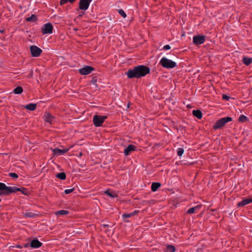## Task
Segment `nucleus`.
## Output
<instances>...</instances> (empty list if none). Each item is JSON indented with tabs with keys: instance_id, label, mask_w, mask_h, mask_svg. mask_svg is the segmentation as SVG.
<instances>
[{
	"instance_id": "7ed1b4c3",
	"label": "nucleus",
	"mask_w": 252,
	"mask_h": 252,
	"mask_svg": "<svg viewBox=\"0 0 252 252\" xmlns=\"http://www.w3.org/2000/svg\"><path fill=\"white\" fill-rule=\"evenodd\" d=\"M159 63L163 67L165 68H173L177 66L176 62L165 57H163L160 60Z\"/></svg>"
},
{
	"instance_id": "c756f323",
	"label": "nucleus",
	"mask_w": 252,
	"mask_h": 252,
	"mask_svg": "<svg viewBox=\"0 0 252 252\" xmlns=\"http://www.w3.org/2000/svg\"><path fill=\"white\" fill-rule=\"evenodd\" d=\"M184 152V150L183 148H180L177 150V155L179 157H181L183 155Z\"/></svg>"
},
{
	"instance_id": "20e7f679",
	"label": "nucleus",
	"mask_w": 252,
	"mask_h": 252,
	"mask_svg": "<svg viewBox=\"0 0 252 252\" xmlns=\"http://www.w3.org/2000/svg\"><path fill=\"white\" fill-rule=\"evenodd\" d=\"M232 119L231 117H226L222 118L219 120L217 121L214 126H213V129L217 130L218 129L221 128L229 122L232 121Z\"/></svg>"
},
{
	"instance_id": "aec40b11",
	"label": "nucleus",
	"mask_w": 252,
	"mask_h": 252,
	"mask_svg": "<svg viewBox=\"0 0 252 252\" xmlns=\"http://www.w3.org/2000/svg\"><path fill=\"white\" fill-rule=\"evenodd\" d=\"M37 20V18L36 16L34 14H32L31 15V16L26 18V21L27 22H34L36 21Z\"/></svg>"
},
{
	"instance_id": "f257e3e1",
	"label": "nucleus",
	"mask_w": 252,
	"mask_h": 252,
	"mask_svg": "<svg viewBox=\"0 0 252 252\" xmlns=\"http://www.w3.org/2000/svg\"><path fill=\"white\" fill-rule=\"evenodd\" d=\"M150 72V69L149 67L144 65H140L134 66L132 69H128L126 74L130 79L133 78H140L146 76Z\"/></svg>"
},
{
	"instance_id": "79ce46f5",
	"label": "nucleus",
	"mask_w": 252,
	"mask_h": 252,
	"mask_svg": "<svg viewBox=\"0 0 252 252\" xmlns=\"http://www.w3.org/2000/svg\"><path fill=\"white\" fill-rule=\"evenodd\" d=\"M75 0H67V1H69L71 3H73Z\"/></svg>"
},
{
	"instance_id": "ddd939ff",
	"label": "nucleus",
	"mask_w": 252,
	"mask_h": 252,
	"mask_svg": "<svg viewBox=\"0 0 252 252\" xmlns=\"http://www.w3.org/2000/svg\"><path fill=\"white\" fill-rule=\"evenodd\" d=\"M42 245V243L37 239L32 240L30 243V246L32 248H38L40 247Z\"/></svg>"
},
{
	"instance_id": "5701e85b",
	"label": "nucleus",
	"mask_w": 252,
	"mask_h": 252,
	"mask_svg": "<svg viewBox=\"0 0 252 252\" xmlns=\"http://www.w3.org/2000/svg\"><path fill=\"white\" fill-rule=\"evenodd\" d=\"M176 248L174 246L167 245L165 252H175Z\"/></svg>"
},
{
	"instance_id": "7c9ffc66",
	"label": "nucleus",
	"mask_w": 252,
	"mask_h": 252,
	"mask_svg": "<svg viewBox=\"0 0 252 252\" xmlns=\"http://www.w3.org/2000/svg\"><path fill=\"white\" fill-rule=\"evenodd\" d=\"M118 12L123 18H126V14L123 9H119Z\"/></svg>"
},
{
	"instance_id": "a211bd4d",
	"label": "nucleus",
	"mask_w": 252,
	"mask_h": 252,
	"mask_svg": "<svg viewBox=\"0 0 252 252\" xmlns=\"http://www.w3.org/2000/svg\"><path fill=\"white\" fill-rule=\"evenodd\" d=\"M25 108L27 109V110H30V111H34L35 110L36 108V104L35 103H30L29 104L26 105L25 106Z\"/></svg>"
},
{
	"instance_id": "2eb2a0df",
	"label": "nucleus",
	"mask_w": 252,
	"mask_h": 252,
	"mask_svg": "<svg viewBox=\"0 0 252 252\" xmlns=\"http://www.w3.org/2000/svg\"><path fill=\"white\" fill-rule=\"evenodd\" d=\"M43 118L44 121L46 122L51 124L53 120L54 119L55 117L52 116L50 113H46L44 115Z\"/></svg>"
},
{
	"instance_id": "9d476101",
	"label": "nucleus",
	"mask_w": 252,
	"mask_h": 252,
	"mask_svg": "<svg viewBox=\"0 0 252 252\" xmlns=\"http://www.w3.org/2000/svg\"><path fill=\"white\" fill-rule=\"evenodd\" d=\"M205 40V36L203 35H196L193 37V43L196 45H200L203 44Z\"/></svg>"
},
{
	"instance_id": "4c0bfd02",
	"label": "nucleus",
	"mask_w": 252,
	"mask_h": 252,
	"mask_svg": "<svg viewBox=\"0 0 252 252\" xmlns=\"http://www.w3.org/2000/svg\"><path fill=\"white\" fill-rule=\"evenodd\" d=\"M139 213V211L138 210H135L134 211V212H132V213H130V214H131V216L132 217V216H134V215H137V214H138Z\"/></svg>"
},
{
	"instance_id": "b1692460",
	"label": "nucleus",
	"mask_w": 252,
	"mask_h": 252,
	"mask_svg": "<svg viewBox=\"0 0 252 252\" xmlns=\"http://www.w3.org/2000/svg\"><path fill=\"white\" fill-rule=\"evenodd\" d=\"M23 91L22 87L18 86L15 88L13 90V93L15 94H21Z\"/></svg>"
},
{
	"instance_id": "f03ea898",
	"label": "nucleus",
	"mask_w": 252,
	"mask_h": 252,
	"mask_svg": "<svg viewBox=\"0 0 252 252\" xmlns=\"http://www.w3.org/2000/svg\"><path fill=\"white\" fill-rule=\"evenodd\" d=\"M20 190V188L16 187H7L3 183L0 182V196H7L12 193H15Z\"/></svg>"
},
{
	"instance_id": "f3484780",
	"label": "nucleus",
	"mask_w": 252,
	"mask_h": 252,
	"mask_svg": "<svg viewBox=\"0 0 252 252\" xmlns=\"http://www.w3.org/2000/svg\"><path fill=\"white\" fill-rule=\"evenodd\" d=\"M161 186V184L158 182H154L151 186V189L153 191H156Z\"/></svg>"
},
{
	"instance_id": "58836bf2",
	"label": "nucleus",
	"mask_w": 252,
	"mask_h": 252,
	"mask_svg": "<svg viewBox=\"0 0 252 252\" xmlns=\"http://www.w3.org/2000/svg\"><path fill=\"white\" fill-rule=\"evenodd\" d=\"M229 98H230V97L227 96L226 94H223L222 95V99H225V100H228Z\"/></svg>"
},
{
	"instance_id": "c03bdc74",
	"label": "nucleus",
	"mask_w": 252,
	"mask_h": 252,
	"mask_svg": "<svg viewBox=\"0 0 252 252\" xmlns=\"http://www.w3.org/2000/svg\"><path fill=\"white\" fill-rule=\"evenodd\" d=\"M0 32H1V33H2V32H4V31H3V30H0Z\"/></svg>"
},
{
	"instance_id": "423d86ee",
	"label": "nucleus",
	"mask_w": 252,
	"mask_h": 252,
	"mask_svg": "<svg viewBox=\"0 0 252 252\" xmlns=\"http://www.w3.org/2000/svg\"><path fill=\"white\" fill-rule=\"evenodd\" d=\"M30 51L32 57H38L41 55L42 50L35 45H32L30 47Z\"/></svg>"
},
{
	"instance_id": "49530a36",
	"label": "nucleus",
	"mask_w": 252,
	"mask_h": 252,
	"mask_svg": "<svg viewBox=\"0 0 252 252\" xmlns=\"http://www.w3.org/2000/svg\"><path fill=\"white\" fill-rule=\"evenodd\" d=\"M1 199H0V202H1Z\"/></svg>"
},
{
	"instance_id": "412c9836",
	"label": "nucleus",
	"mask_w": 252,
	"mask_h": 252,
	"mask_svg": "<svg viewBox=\"0 0 252 252\" xmlns=\"http://www.w3.org/2000/svg\"><path fill=\"white\" fill-rule=\"evenodd\" d=\"M56 177L58 179L64 180L66 179V174L64 172H61L57 174Z\"/></svg>"
},
{
	"instance_id": "f8f14e48",
	"label": "nucleus",
	"mask_w": 252,
	"mask_h": 252,
	"mask_svg": "<svg viewBox=\"0 0 252 252\" xmlns=\"http://www.w3.org/2000/svg\"><path fill=\"white\" fill-rule=\"evenodd\" d=\"M136 147L133 145H128L124 150L125 155L126 156L130 155L131 152L134 151L136 150Z\"/></svg>"
},
{
	"instance_id": "6e6552de",
	"label": "nucleus",
	"mask_w": 252,
	"mask_h": 252,
	"mask_svg": "<svg viewBox=\"0 0 252 252\" xmlns=\"http://www.w3.org/2000/svg\"><path fill=\"white\" fill-rule=\"evenodd\" d=\"M94 68L91 66L86 65L84 67L79 69V73L83 75H86L91 73Z\"/></svg>"
},
{
	"instance_id": "ea45409f",
	"label": "nucleus",
	"mask_w": 252,
	"mask_h": 252,
	"mask_svg": "<svg viewBox=\"0 0 252 252\" xmlns=\"http://www.w3.org/2000/svg\"><path fill=\"white\" fill-rule=\"evenodd\" d=\"M84 14V12H81L80 13V14L78 15V17L79 18H81V17H82L83 16V15Z\"/></svg>"
},
{
	"instance_id": "9b49d317",
	"label": "nucleus",
	"mask_w": 252,
	"mask_h": 252,
	"mask_svg": "<svg viewBox=\"0 0 252 252\" xmlns=\"http://www.w3.org/2000/svg\"><path fill=\"white\" fill-rule=\"evenodd\" d=\"M52 151L55 155H62L66 153L68 151V149H60L58 148L52 149Z\"/></svg>"
},
{
	"instance_id": "4be33fe9",
	"label": "nucleus",
	"mask_w": 252,
	"mask_h": 252,
	"mask_svg": "<svg viewBox=\"0 0 252 252\" xmlns=\"http://www.w3.org/2000/svg\"><path fill=\"white\" fill-rule=\"evenodd\" d=\"M200 208V206L199 205H197L195 207H191L190 208H189L188 211H187V213L188 214H193L195 212V211L196 210H199V208Z\"/></svg>"
},
{
	"instance_id": "a19ab883",
	"label": "nucleus",
	"mask_w": 252,
	"mask_h": 252,
	"mask_svg": "<svg viewBox=\"0 0 252 252\" xmlns=\"http://www.w3.org/2000/svg\"><path fill=\"white\" fill-rule=\"evenodd\" d=\"M29 246H30V244H29V243H26L24 245V247L28 248L29 247Z\"/></svg>"
},
{
	"instance_id": "a18cd8bd",
	"label": "nucleus",
	"mask_w": 252,
	"mask_h": 252,
	"mask_svg": "<svg viewBox=\"0 0 252 252\" xmlns=\"http://www.w3.org/2000/svg\"><path fill=\"white\" fill-rule=\"evenodd\" d=\"M17 247L20 248H21V247L20 246H19V245L17 246Z\"/></svg>"
},
{
	"instance_id": "bb28decb",
	"label": "nucleus",
	"mask_w": 252,
	"mask_h": 252,
	"mask_svg": "<svg viewBox=\"0 0 252 252\" xmlns=\"http://www.w3.org/2000/svg\"><path fill=\"white\" fill-rule=\"evenodd\" d=\"M20 190H19V191H21L24 195H28L30 193L28 189L27 188L22 187L20 188Z\"/></svg>"
},
{
	"instance_id": "2f4dec72",
	"label": "nucleus",
	"mask_w": 252,
	"mask_h": 252,
	"mask_svg": "<svg viewBox=\"0 0 252 252\" xmlns=\"http://www.w3.org/2000/svg\"><path fill=\"white\" fill-rule=\"evenodd\" d=\"M97 78L96 77H94L92 78V80H91V83L94 85H97L96 82H97Z\"/></svg>"
},
{
	"instance_id": "0eeeda50",
	"label": "nucleus",
	"mask_w": 252,
	"mask_h": 252,
	"mask_svg": "<svg viewBox=\"0 0 252 252\" xmlns=\"http://www.w3.org/2000/svg\"><path fill=\"white\" fill-rule=\"evenodd\" d=\"M53 27L50 23H46L42 28L41 32L43 34H51L53 32Z\"/></svg>"
},
{
	"instance_id": "1a4fd4ad",
	"label": "nucleus",
	"mask_w": 252,
	"mask_h": 252,
	"mask_svg": "<svg viewBox=\"0 0 252 252\" xmlns=\"http://www.w3.org/2000/svg\"><path fill=\"white\" fill-rule=\"evenodd\" d=\"M92 0H80L79 2V9L86 11L88 9Z\"/></svg>"
},
{
	"instance_id": "39448f33",
	"label": "nucleus",
	"mask_w": 252,
	"mask_h": 252,
	"mask_svg": "<svg viewBox=\"0 0 252 252\" xmlns=\"http://www.w3.org/2000/svg\"><path fill=\"white\" fill-rule=\"evenodd\" d=\"M107 118L106 116L95 115L93 117V123L96 127H99L102 126L104 121Z\"/></svg>"
},
{
	"instance_id": "6ab92c4d",
	"label": "nucleus",
	"mask_w": 252,
	"mask_h": 252,
	"mask_svg": "<svg viewBox=\"0 0 252 252\" xmlns=\"http://www.w3.org/2000/svg\"><path fill=\"white\" fill-rule=\"evenodd\" d=\"M243 63L246 65H249L252 63V58L244 56L243 58Z\"/></svg>"
},
{
	"instance_id": "393cba45",
	"label": "nucleus",
	"mask_w": 252,
	"mask_h": 252,
	"mask_svg": "<svg viewBox=\"0 0 252 252\" xmlns=\"http://www.w3.org/2000/svg\"><path fill=\"white\" fill-rule=\"evenodd\" d=\"M104 193L113 198H115L118 196L117 194L115 192L110 191L109 190H106Z\"/></svg>"
},
{
	"instance_id": "72a5a7b5",
	"label": "nucleus",
	"mask_w": 252,
	"mask_h": 252,
	"mask_svg": "<svg viewBox=\"0 0 252 252\" xmlns=\"http://www.w3.org/2000/svg\"><path fill=\"white\" fill-rule=\"evenodd\" d=\"M74 190V188H73L72 189H66L64 190V193L66 194H69L70 193L72 192Z\"/></svg>"
},
{
	"instance_id": "37998d69",
	"label": "nucleus",
	"mask_w": 252,
	"mask_h": 252,
	"mask_svg": "<svg viewBox=\"0 0 252 252\" xmlns=\"http://www.w3.org/2000/svg\"><path fill=\"white\" fill-rule=\"evenodd\" d=\"M103 227H107L109 226V225L108 224H103Z\"/></svg>"
},
{
	"instance_id": "4468645a",
	"label": "nucleus",
	"mask_w": 252,
	"mask_h": 252,
	"mask_svg": "<svg viewBox=\"0 0 252 252\" xmlns=\"http://www.w3.org/2000/svg\"><path fill=\"white\" fill-rule=\"evenodd\" d=\"M252 202V198H244L241 202L237 203V206L243 207L250 203Z\"/></svg>"
},
{
	"instance_id": "e433bc0d",
	"label": "nucleus",
	"mask_w": 252,
	"mask_h": 252,
	"mask_svg": "<svg viewBox=\"0 0 252 252\" xmlns=\"http://www.w3.org/2000/svg\"><path fill=\"white\" fill-rule=\"evenodd\" d=\"M67 1V0H60V4L62 5L66 3Z\"/></svg>"
},
{
	"instance_id": "c85d7f7f",
	"label": "nucleus",
	"mask_w": 252,
	"mask_h": 252,
	"mask_svg": "<svg viewBox=\"0 0 252 252\" xmlns=\"http://www.w3.org/2000/svg\"><path fill=\"white\" fill-rule=\"evenodd\" d=\"M239 121L240 122L244 123L248 121V118L244 115H241L239 118Z\"/></svg>"
},
{
	"instance_id": "cd10ccee",
	"label": "nucleus",
	"mask_w": 252,
	"mask_h": 252,
	"mask_svg": "<svg viewBox=\"0 0 252 252\" xmlns=\"http://www.w3.org/2000/svg\"><path fill=\"white\" fill-rule=\"evenodd\" d=\"M24 216L28 218H34L36 215L32 212H27L24 214Z\"/></svg>"
},
{
	"instance_id": "f704fd0d",
	"label": "nucleus",
	"mask_w": 252,
	"mask_h": 252,
	"mask_svg": "<svg viewBox=\"0 0 252 252\" xmlns=\"http://www.w3.org/2000/svg\"><path fill=\"white\" fill-rule=\"evenodd\" d=\"M9 176L13 178H18V175L15 173H10L9 174Z\"/></svg>"
},
{
	"instance_id": "c9c22d12",
	"label": "nucleus",
	"mask_w": 252,
	"mask_h": 252,
	"mask_svg": "<svg viewBox=\"0 0 252 252\" xmlns=\"http://www.w3.org/2000/svg\"><path fill=\"white\" fill-rule=\"evenodd\" d=\"M171 49V46L169 45H166L163 46V50H169Z\"/></svg>"
},
{
	"instance_id": "473e14b6",
	"label": "nucleus",
	"mask_w": 252,
	"mask_h": 252,
	"mask_svg": "<svg viewBox=\"0 0 252 252\" xmlns=\"http://www.w3.org/2000/svg\"><path fill=\"white\" fill-rule=\"evenodd\" d=\"M131 217H132V216L130 213H127V214L126 213V214H124L122 215V218L123 219L128 218H130Z\"/></svg>"
},
{
	"instance_id": "dca6fc26",
	"label": "nucleus",
	"mask_w": 252,
	"mask_h": 252,
	"mask_svg": "<svg viewBox=\"0 0 252 252\" xmlns=\"http://www.w3.org/2000/svg\"><path fill=\"white\" fill-rule=\"evenodd\" d=\"M193 115L196 117L198 119H201L202 117V114L200 110H194L192 111Z\"/></svg>"
},
{
	"instance_id": "a878e982",
	"label": "nucleus",
	"mask_w": 252,
	"mask_h": 252,
	"mask_svg": "<svg viewBox=\"0 0 252 252\" xmlns=\"http://www.w3.org/2000/svg\"><path fill=\"white\" fill-rule=\"evenodd\" d=\"M56 215H65L69 214V212L67 210H62L59 211H57L55 213Z\"/></svg>"
}]
</instances>
